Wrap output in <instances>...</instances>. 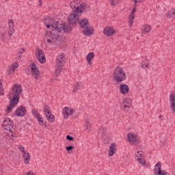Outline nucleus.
Masks as SVG:
<instances>
[{
	"label": "nucleus",
	"mask_w": 175,
	"mask_h": 175,
	"mask_svg": "<svg viewBox=\"0 0 175 175\" xmlns=\"http://www.w3.org/2000/svg\"><path fill=\"white\" fill-rule=\"evenodd\" d=\"M115 32L116 30L111 27H107L103 29V33L105 36H111L112 35H114Z\"/></svg>",
	"instance_id": "6ab92c4d"
},
{
	"label": "nucleus",
	"mask_w": 175,
	"mask_h": 175,
	"mask_svg": "<svg viewBox=\"0 0 175 175\" xmlns=\"http://www.w3.org/2000/svg\"><path fill=\"white\" fill-rule=\"evenodd\" d=\"M95 57V54L94 52L89 53L86 56V60L88 61V64L89 65H91V61L94 59V57Z\"/></svg>",
	"instance_id": "cd10ccee"
},
{
	"label": "nucleus",
	"mask_w": 175,
	"mask_h": 175,
	"mask_svg": "<svg viewBox=\"0 0 175 175\" xmlns=\"http://www.w3.org/2000/svg\"><path fill=\"white\" fill-rule=\"evenodd\" d=\"M46 28L51 29V25H49V23L46 25Z\"/></svg>",
	"instance_id": "8fccbe9b"
},
{
	"label": "nucleus",
	"mask_w": 175,
	"mask_h": 175,
	"mask_svg": "<svg viewBox=\"0 0 175 175\" xmlns=\"http://www.w3.org/2000/svg\"><path fill=\"white\" fill-rule=\"evenodd\" d=\"M74 113H75V109L72 107H65L63 109V116H64L65 120H67V118H69V116H73Z\"/></svg>",
	"instance_id": "9d476101"
},
{
	"label": "nucleus",
	"mask_w": 175,
	"mask_h": 175,
	"mask_svg": "<svg viewBox=\"0 0 175 175\" xmlns=\"http://www.w3.org/2000/svg\"><path fill=\"white\" fill-rule=\"evenodd\" d=\"M91 11V7L89 5H87L85 3H81L79 5V7H77L74 12L76 13H88V12Z\"/></svg>",
	"instance_id": "6e6552de"
},
{
	"label": "nucleus",
	"mask_w": 175,
	"mask_h": 175,
	"mask_svg": "<svg viewBox=\"0 0 175 175\" xmlns=\"http://www.w3.org/2000/svg\"><path fill=\"white\" fill-rule=\"evenodd\" d=\"M144 0H134L135 3H140L141 2H143Z\"/></svg>",
	"instance_id": "de8ad7c7"
},
{
	"label": "nucleus",
	"mask_w": 175,
	"mask_h": 175,
	"mask_svg": "<svg viewBox=\"0 0 175 175\" xmlns=\"http://www.w3.org/2000/svg\"><path fill=\"white\" fill-rule=\"evenodd\" d=\"M78 24L79 25V27H81V28H85L88 27V25H90V23H88V19L87 18H83L81 21H79Z\"/></svg>",
	"instance_id": "a878e982"
},
{
	"label": "nucleus",
	"mask_w": 175,
	"mask_h": 175,
	"mask_svg": "<svg viewBox=\"0 0 175 175\" xmlns=\"http://www.w3.org/2000/svg\"><path fill=\"white\" fill-rule=\"evenodd\" d=\"M83 88V83L81 82H77L73 87V92H77L79 90H81Z\"/></svg>",
	"instance_id": "c85d7f7f"
},
{
	"label": "nucleus",
	"mask_w": 175,
	"mask_h": 175,
	"mask_svg": "<svg viewBox=\"0 0 175 175\" xmlns=\"http://www.w3.org/2000/svg\"><path fill=\"white\" fill-rule=\"evenodd\" d=\"M109 3H111V6H116L117 5V0H109Z\"/></svg>",
	"instance_id": "a19ab883"
},
{
	"label": "nucleus",
	"mask_w": 175,
	"mask_h": 175,
	"mask_svg": "<svg viewBox=\"0 0 175 175\" xmlns=\"http://www.w3.org/2000/svg\"><path fill=\"white\" fill-rule=\"evenodd\" d=\"M38 120V124L41 126H44V125L46 124V121H44V120L43 119V118L39 116L38 118H36Z\"/></svg>",
	"instance_id": "72a5a7b5"
},
{
	"label": "nucleus",
	"mask_w": 175,
	"mask_h": 175,
	"mask_svg": "<svg viewBox=\"0 0 175 175\" xmlns=\"http://www.w3.org/2000/svg\"><path fill=\"white\" fill-rule=\"evenodd\" d=\"M31 113H32L33 117H35V118H38L40 117V114L39 113L38 110H36L35 109H31Z\"/></svg>",
	"instance_id": "c9c22d12"
},
{
	"label": "nucleus",
	"mask_w": 175,
	"mask_h": 175,
	"mask_svg": "<svg viewBox=\"0 0 175 175\" xmlns=\"http://www.w3.org/2000/svg\"><path fill=\"white\" fill-rule=\"evenodd\" d=\"M66 139L67 140H69V142H73V140H75V138L72 136H70V135H67L66 137Z\"/></svg>",
	"instance_id": "ea45409f"
},
{
	"label": "nucleus",
	"mask_w": 175,
	"mask_h": 175,
	"mask_svg": "<svg viewBox=\"0 0 175 175\" xmlns=\"http://www.w3.org/2000/svg\"><path fill=\"white\" fill-rule=\"evenodd\" d=\"M128 142L131 144H139V140H137V135H135L133 133H129L127 135Z\"/></svg>",
	"instance_id": "ddd939ff"
},
{
	"label": "nucleus",
	"mask_w": 175,
	"mask_h": 175,
	"mask_svg": "<svg viewBox=\"0 0 175 175\" xmlns=\"http://www.w3.org/2000/svg\"><path fill=\"white\" fill-rule=\"evenodd\" d=\"M19 150L21 151V152H23V154H24V152H27V151L25 150L24 147L23 146H20Z\"/></svg>",
	"instance_id": "a18cd8bd"
},
{
	"label": "nucleus",
	"mask_w": 175,
	"mask_h": 175,
	"mask_svg": "<svg viewBox=\"0 0 175 175\" xmlns=\"http://www.w3.org/2000/svg\"><path fill=\"white\" fill-rule=\"evenodd\" d=\"M64 29V32H70L72 31V26L70 25H62L61 30Z\"/></svg>",
	"instance_id": "7c9ffc66"
},
{
	"label": "nucleus",
	"mask_w": 175,
	"mask_h": 175,
	"mask_svg": "<svg viewBox=\"0 0 175 175\" xmlns=\"http://www.w3.org/2000/svg\"><path fill=\"white\" fill-rule=\"evenodd\" d=\"M91 128H92L91 124L88 122V120H86V123L84 125V129H85V131L90 132Z\"/></svg>",
	"instance_id": "f704fd0d"
},
{
	"label": "nucleus",
	"mask_w": 175,
	"mask_h": 175,
	"mask_svg": "<svg viewBox=\"0 0 175 175\" xmlns=\"http://www.w3.org/2000/svg\"><path fill=\"white\" fill-rule=\"evenodd\" d=\"M25 114H27V109L23 106L18 107L14 112V115L16 117H24Z\"/></svg>",
	"instance_id": "9b49d317"
},
{
	"label": "nucleus",
	"mask_w": 175,
	"mask_h": 175,
	"mask_svg": "<svg viewBox=\"0 0 175 175\" xmlns=\"http://www.w3.org/2000/svg\"><path fill=\"white\" fill-rule=\"evenodd\" d=\"M74 118H77V117H79V116H80V113L79 112H76L75 111V113H74Z\"/></svg>",
	"instance_id": "49530a36"
},
{
	"label": "nucleus",
	"mask_w": 175,
	"mask_h": 175,
	"mask_svg": "<svg viewBox=\"0 0 175 175\" xmlns=\"http://www.w3.org/2000/svg\"><path fill=\"white\" fill-rule=\"evenodd\" d=\"M46 40L48 43H53V40H51V39H47Z\"/></svg>",
	"instance_id": "3c124183"
},
{
	"label": "nucleus",
	"mask_w": 175,
	"mask_h": 175,
	"mask_svg": "<svg viewBox=\"0 0 175 175\" xmlns=\"http://www.w3.org/2000/svg\"><path fill=\"white\" fill-rule=\"evenodd\" d=\"M159 118H162V115H160V116H159Z\"/></svg>",
	"instance_id": "5fc2aeb1"
},
{
	"label": "nucleus",
	"mask_w": 175,
	"mask_h": 175,
	"mask_svg": "<svg viewBox=\"0 0 175 175\" xmlns=\"http://www.w3.org/2000/svg\"><path fill=\"white\" fill-rule=\"evenodd\" d=\"M47 110H50V107H49V105H45L44 107V112L46 117V120H48L49 122H54L55 121V117H54V115L53 114L47 115Z\"/></svg>",
	"instance_id": "2eb2a0df"
},
{
	"label": "nucleus",
	"mask_w": 175,
	"mask_h": 175,
	"mask_svg": "<svg viewBox=\"0 0 175 175\" xmlns=\"http://www.w3.org/2000/svg\"><path fill=\"white\" fill-rule=\"evenodd\" d=\"M8 24H9V31L8 33L10 36H13V33H14V21L13 19H10L8 21Z\"/></svg>",
	"instance_id": "412c9836"
},
{
	"label": "nucleus",
	"mask_w": 175,
	"mask_h": 175,
	"mask_svg": "<svg viewBox=\"0 0 175 175\" xmlns=\"http://www.w3.org/2000/svg\"><path fill=\"white\" fill-rule=\"evenodd\" d=\"M77 12H75V10L71 12L70 16H68V23L71 25H75L76 24H79V21L80 20V16L79 14H76Z\"/></svg>",
	"instance_id": "423d86ee"
},
{
	"label": "nucleus",
	"mask_w": 175,
	"mask_h": 175,
	"mask_svg": "<svg viewBox=\"0 0 175 175\" xmlns=\"http://www.w3.org/2000/svg\"><path fill=\"white\" fill-rule=\"evenodd\" d=\"M64 64H65V54L60 53L56 58V65L64 66Z\"/></svg>",
	"instance_id": "a211bd4d"
},
{
	"label": "nucleus",
	"mask_w": 175,
	"mask_h": 175,
	"mask_svg": "<svg viewBox=\"0 0 175 175\" xmlns=\"http://www.w3.org/2000/svg\"><path fill=\"white\" fill-rule=\"evenodd\" d=\"M46 36L51 38L53 43H54L56 46H61V44H62L64 42L62 36H60L59 35H55L51 33V31H47Z\"/></svg>",
	"instance_id": "7ed1b4c3"
},
{
	"label": "nucleus",
	"mask_w": 175,
	"mask_h": 175,
	"mask_svg": "<svg viewBox=\"0 0 175 175\" xmlns=\"http://www.w3.org/2000/svg\"><path fill=\"white\" fill-rule=\"evenodd\" d=\"M17 55V57H18V58H21V55L19 54V55Z\"/></svg>",
	"instance_id": "864d4df0"
},
{
	"label": "nucleus",
	"mask_w": 175,
	"mask_h": 175,
	"mask_svg": "<svg viewBox=\"0 0 175 175\" xmlns=\"http://www.w3.org/2000/svg\"><path fill=\"white\" fill-rule=\"evenodd\" d=\"M17 68H18V62H15V63L11 64L9 66V70H8V75H12V73H14V72H16V69H17Z\"/></svg>",
	"instance_id": "4be33fe9"
},
{
	"label": "nucleus",
	"mask_w": 175,
	"mask_h": 175,
	"mask_svg": "<svg viewBox=\"0 0 175 175\" xmlns=\"http://www.w3.org/2000/svg\"><path fill=\"white\" fill-rule=\"evenodd\" d=\"M38 2H39V5L42 6V0H38Z\"/></svg>",
	"instance_id": "603ef678"
},
{
	"label": "nucleus",
	"mask_w": 175,
	"mask_h": 175,
	"mask_svg": "<svg viewBox=\"0 0 175 175\" xmlns=\"http://www.w3.org/2000/svg\"><path fill=\"white\" fill-rule=\"evenodd\" d=\"M36 53H37L36 58L38 59L39 62H40V64H44V62H46V57L44 56L43 51L38 48Z\"/></svg>",
	"instance_id": "1a4fd4ad"
},
{
	"label": "nucleus",
	"mask_w": 175,
	"mask_h": 175,
	"mask_svg": "<svg viewBox=\"0 0 175 175\" xmlns=\"http://www.w3.org/2000/svg\"><path fill=\"white\" fill-rule=\"evenodd\" d=\"M166 16L168 18H172L175 16V11H168L166 13Z\"/></svg>",
	"instance_id": "4c0bfd02"
},
{
	"label": "nucleus",
	"mask_w": 175,
	"mask_h": 175,
	"mask_svg": "<svg viewBox=\"0 0 175 175\" xmlns=\"http://www.w3.org/2000/svg\"><path fill=\"white\" fill-rule=\"evenodd\" d=\"M99 129L102 133L103 143L109 144L110 143V137L109 136V133H107V129L103 126H100Z\"/></svg>",
	"instance_id": "0eeeda50"
},
{
	"label": "nucleus",
	"mask_w": 175,
	"mask_h": 175,
	"mask_svg": "<svg viewBox=\"0 0 175 175\" xmlns=\"http://www.w3.org/2000/svg\"><path fill=\"white\" fill-rule=\"evenodd\" d=\"M0 95H3V89H2V81L0 80Z\"/></svg>",
	"instance_id": "37998d69"
},
{
	"label": "nucleus",
	"mask_w": 175,
	"mask_h": 175,
	"mask_svg": "<svg viewBox=\"0 0 175 175\" xmlns=\"http://www.w3.org/2000/svg\"><path fill=\"white\" fill-rule=\"evenodd\" d=\"M116 150H117V145L115 143H112L110 146H109V157H113V155H114V154H116Z\"/></svg>",
	"instance_id": "b1692460"
},
{
	"label": "nucleus",
	"mask_w": 175,
	"mask_h": 175,
	"mask_svg": "<svg viewBox=\"0 0 175 175\" xmlns=\"http://www.w3.org/2000/svg\"><path fill=\"white\" fill-rule=\"evenodd\" d=\"M23 159L25 165H28V163H29V161H31V156L29 152L23 153Z\"/></svg>",
	"instance_id": "c756f323"
},
{
	"label": "nucleus",
	"mask_w": 175,
	"mask_h": 175,
	"mask_svg": "<svg viewBox=\"0 0 175 175\" xmlns=\"http://www.w3.org/2000/svg\"><path fill=\"white\" fill-rule=\"evenodd\" d=\"M148 60L146 59V61H143L142 62V68H143L144 69H146V68L148 67Z\"/></svg>",
	"instance_id": "58836bf2"
},
{
	"label": "nucleus",
	"mask_w": 175,
	"mask_h": 175,
	"mask_svg": "<svg viewBox=\"0 0 175 175\" xmlns=\"http://www.w3.org/2000/svg\"><path fill=\"white\" fill-rule=\"evenodd\" d=\"M143 31L144 32H146V33H148L150 31H151V26L145 25L143 26Z\"/></svg>",
	"instance_id": "e433bc0d"
},
{
	"label": "nucleus",
	"mask_w": 175,
	"mask_h": 175,
	"mask_svg": "<svg viewBox=\"0 0 175 175\" xmlns=\"http://www.w3.org/2000/svg\"><path fill=\"white\" fill-rule=\"evenodd\" d=\"M75 148L74 146H68L66 147V151H70Z\"/></svg>",
	"instance_id": "79ce46f5"
},
{
	"label": "nucleus",
	"mask_w": 175,
	"mask_h": 175,
	"mask_svg": "<svg viewBox=\"0 0 175 175\" xmlns=\"http://www.w3.org/2000/svg\"><path fill=\"white\" fill-rule=\"evenodd\" d=\"M120 91L121 94L125 95L129 92V86L126 84H122L120 85Z\"/></svg>",
	"instance_id": "5701e85b"
},
{
	"label": "nucleus",
	"mask_w": 175,
	"mask_h": 175,
	"mask_svg": "<svg viewBox=\"0 0 175 175\" xmlns=\"http://www.w3.org/2000/svg\"><path fill=\"white\" fill-rule=\"evenodd\" d=\"M1 126H3V129H5V131L12 132V129H13V126H14V123H13V120L10 118H7L3 120Z\"/></svg>",
	"instance_id": "39448f33"
},
{
	"label": "nucleus",
	"mask_w": 175,
	"mask_h": 175,
	"mask_svg": "<svg viewBox=\"0 0 175 175\" xmlns=\"http://www.w3.org/2000/svg\"><path fill=\"white\" fill-rule=\"evenodd\" d=\"M113 77L117 83H122L126 80V74L120 66H117L113 71Z\"/></svg>",
	"instance_id": "f03ea898"
},
{
	"label": "nucleus",
	"mask_w": 175,
	"mask_h": 175,
	"mask_svg": "<svg viewBox=\"0 0 175 175\" xmlns=\"http://www.w3.org/2000/svg\"><path fill=\"white\" fill-rule=\"evenodd\" d=\"M24 53H25V49H24V48H23L22 49L19 50L18 53H17V55H18L19 54H24Z\"/></svg>",
	"instance_id": "c03bdc74"
},
{
	"label": "nucleus",
	"mask_w": 175,
	"mask_h": 175,
	"mask_svg": "<svg viewBox=\"0 0 175 175\" xmlns=\"http://www.w3.org/2000/svg\"><path fill=\"white\" fill-rule=\"evenodd\" d=\"M23 92V86L20 84H14L12 86V93L10 94L9 99L12 98L10 101V105L6 106L5 112L8 114L14 109V106L17 105L20 100V94Z\"/></svg>",
	"instance_id": "f257e3e1"
},
{
	"label": "nucleus",
	"mask_w": 175,
	"mask_h": 175,
	"mask_svg": "<svg viewBox=\"0 0 175 175\" xmlns=\"http://www.w3.org/2000/svg\"><path fill=\"white\" fill-rule=\"evenodd\" d=\"M170 109L174 116H175V94L173 93H171L170 95Z\"/></svg>",
	"instance_id": "f3484780"
},
{
	"label": "nucleus",
	"mask_w": 175,
	"mask_h": 175,
	"mask_svg": "<svg viewBox=\"0 0 175 175\" xmlns=\"http://www.w3.org/2000/svg\"><path fill=\"white\" fill-rule=\"evenodd\" d=\"M136 6H137L136 3H134V6L131 11V13L129 16V27H132V24H133V20H135V13H136Z\"/></svg>",
	"instance_id": "dca6fc26"
},
{
	"label": "nucleus",
	"mask_w": 175,
	"mask_h": 175,
	"mask_svg": "<svg viewBox=\"0 0 175 175\" xmlns=\"http://www.w3.org/2000/svg\"><path fill=\"white\" fill-rule=\"evenodd\" d=\"M56 66V69H55V75H56V76H58V75H59L61 73V70H62V65H59V64H55Z\"/></svg>",
	"instance_id": "2f4dec72"
},
{
	"label": "nucleus",
	"mask_w": 175,
	"mask_h": 175,
	"mask_svg": "<svg viewBox=\"0 0 175 175\" xmlns=\"http://www.w3.org/2000/svg\"><path fill=\"white\" fill-rule=\"evenodd\" d=\"M50 114H51V111H50V109H48L46 111V116H50Z\"/></svg>",
	"instance_id": "09e8293b"
},
{
	"label": "nucleus",
	"mask_w": 175,
	"mask_h": 175,
	"mask_svg": "<svg viewBox=\"0 0 175 175\" xmlns=\"http://www.w3.org/2000/svg\"><path fill=\"white\" fill-rule=\"evenodd\" d=\"M49 24L51 25L52 31H57V32H61L62 24L59 23L58 21H55L54 18H50L49 20Z\"/></svg>",
	"instance_id": "20e7f679"
},
{
	"label": "nucleus",
	"mask_w": 175,
	"mask_h": 175,
	"mask_svg": "<svg viewBox=\"0 0 175 175\" xmlns=\"http://www.w3.org/2000/svg\"><path fill=\"white\" fill-rule=\"evenodd\" d=\"M31 67V70L32 73V76L36 79H38V77H39V68H38V66L35 63H32L30 66Z\"/></svg>",
	"instance_id": "4468645a"
},
{
	"label": "nucleus",
	"mask_w": 175,
	"mask_h": 175,
	"mask_svg": "<svg viewBox=\"0 0 175 175\" xmlns=\"http://www.w3.org/2000/svg\"><path fill=\"white\" fill-rule=\"evenodd\" d=\"M94 33V28L86 26V27L83 29V35L85 36H90V35H92Z\"/></svg>",
	"instance_id": "393cba45"
},
{
	"label": "nucleus",
	"mask_w": 175,
	"mask_h": 175,
	"mask_svg": "<svg viewBox=\"0 0 175 175\" xmlns=\"http://www.w3.org/2000/svg\"><path fill=\"white\" fill-rule=\"evenodd\" d=\"M79 3L80 1L79 0L72 1L70 3V6L71 9L75 10V9H77V8H80V5H79Z\"/></svg>",
	"instance_id": "bb28decb"
},
{
	"label": "nucleus",
	"mask_w": 175,
	"mask_h": 175,
	"mask_svg": "<svg viewBox=\"0 0 175 175\" xmlns=\"http://www.w3.org/2000/svg\"><path fill=\"white\" fill-rule=\"evenodd\" d=\"M127 107H131V103H127L124 98L123 100V106L121 107L122 110H125Z\"/></svg>",
	"instance_id": "473e14b6"
},
{
	"label": "nucleus",
	"mask_w": 175,
	"mask_h": 175,
	"mask_svg": "<svg viewBox=\"0 0 175 175\" xmlns=\"http://www.w3.org/2000/svg\"><path fill=\"white\" fill-rule=\"evenodd\" d=\"M154 175H166L167 174V172L165 170H162L161 169V162H158L154 169Z\"/></svg>",
	"instance_id": "f8f14e48"
},
{
	"label": "nucleus",
	"mask_w": 175,
	"mask_h": 175,
	"mask_svg": "<svg viewBox=\"0 0 175 175\" xmlns=\"http://www.w3.org/2000/svg\"><path fill=\"white\" fill-rule=\"evenodd\" d=\"M12 136L14 137V135L12 134Z\"/></svg>",
	"instance_id": "6e6d98bb"
},
{
	"label": "nucleus",
	"mask_w": 175,
	"mask_h": 175,
	"mask_svg": "<svg viewBox=\"0 0 175 175\" xmlns=\"http://www.w3.org/2000/svg\"><path fill=\"white\" fill-rule=\"evenodd\" d=\"M142 155H143V151L142 150L137 151L135 155V159L137 158V160L138 161V162H139L141 165H146V161H143Z\"/></svg>",
	"instance_id": "aec40b11"
}]
</instances>
